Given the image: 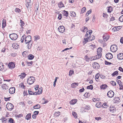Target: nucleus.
<instances>
[{
    "mask_svg": "<svg viewBox=\"0 0 123 123\" xmlns=\"http://www.w3.org/2000/svg\"><path fill=\"white\" fill-rule=\"evenodd\" d=\"M92 32V31L91 30H89L86 32V34L85 35V37H86L87 38H85V43H86V42L89 41V39L91 36Z\"/></svg>",
    "mask_w": 123,
    "mask_h": 123,
    "instance_id": "nucleus-1",
    "label": "nucleus"
},
{
    "mask_svg": "<svg viewBox=\"0 0 123 123\" xmlns=\"http://www.w3.org/2000/svg\"><path fill=\"white\" fill-rule=\"evenodd\" d=\"M35 78L33 76H30L29 78L27 80L28 84L31 85L33 84L35 81Z\"/></svg>",
    "mask_w": 123,
    "mask_h": 123,
    "instance_id": "nucleus-2",
    "label": "nucleus"
},
{
    "mask_svg": "<svg viewBox=\"0 0 123 123\" xmlns=\"http://www.w3.org/2000/svg\"><path fill=\"white\" fill-rule=\"evenodd\" d=\"M9 37L12 40H15L18 38V35L16 34L13 33L10 34Z\"/></svg>",
    "mask_w": 123,
    "mask_h": 123,
    "instance_id": "nucleus-3",
    "label": "nucleus"
},
{
    "mask_svg": "<svg viewBox=\"0 0 123 123\" xmlns=\"http://www.w3.org/2000/svg\"><path fill=\"white\" fill-rule=\"evenodd\" d=\"M32 38L31 36L29 35L27 36L25 38V43L26 44L29 43V42H31V40Z\"/></svg>",
    "mask_w": 123,
    "mask_h": 123,
    "instance_id": "nucleus-4",
    "label": "nucleus"
},
{
    "mask_svg": "<svg viewBox=\"0 0 123 123\" xmlns=\"http://www.w3.org/2000/svg\"><path fill=\"white\" fill-rule=\"evenodd\" d=\"M6 107L8 110L10 111L12 110L14 108V106L12 104L8 103L6 105Z\"/></svg>",
    "mask_w": 123,
    "mask_h": 123,
    "instance_id": "nucleus-5",
    "label": "nucleus"
},
{
    "mask_svg": "<svg viewBox=\"0 0 123 123\" xmlns=\"http://www.w3.org/2000/svg\"><path fill=\"white\" fill-rule=\"evenodd\" d=\"M85 58H86L85 59L87 62H89V61H92V60H95L97 59L96 56L95 57H89V56L87 55L85 56Z\"/></svg>",
    "mask_w": 123,
    "mask_h": 123,
    "instance_id": "nucleus-6",
    "label": "nucleus"
},
{
    "mask_svg": "<svg viewBox=\"0 0 123 123\" xmlns=\"http://www.w3.org/2000/svg\"><path fill=\"white\" fill-rule=\"evenodd\" d=\"M85 58H86L85 59L87 62H89V61H92V60H95L97 59L96 56L95 57H89V56L87 55L85 56Z\"/></svg>",
    "mask_w": 123,
    "mask_h": 123,
    "instance_id": "nucleus-7",
    "label": "nucleus"
},
{
    "mask_svg": "<svg viewBox=\"0 0 123 123\" xmlns=\"http://www.w3.org/2000/svg\"><path fill=\"white\" fill-rule=\"evenodd\" d=\"M85 58H86L85 59L87 62H89V61H92V60H95L97 59L96 56L95 57H89V56L87 55L85 56Z\"/></svg>",
    "mask_w": 123,
    "mask_h": 123,
    "instance_id": "nucleus-8",
    "label": "nucleus"
},
{
    "mask_svg": "<svg viewBox=\"0 0 123 123\" xmlns=\"http://www.w3.org/2000/svg\"><path fill=\"white\" fill-rule=\"evenodd\" d=\"M58 30L61 33H63L65 31V28L63 26L61 25L59 27Z\"/></svg>",
    "mask_w": 123,
    "mask_h": 123,
    "instance_id": "nucleus-9",
    "label": "nucleus"
},
{
    "mask_svg": "<svg viewBox=\"0 0 123 123\" xmlns=\"http://www.w3.org/2000/svg\"><path fill=\"white\" fill-rule=\"evenodd\" d=\"M117 46L116 45H112L110 48L111 51L113 52H115L117 50Z\"/></svg>",
    "mask_w": 123,
    "mask_h": 123,
    "instance_id": "nucleus-10",
    "label": "nucleus"
},
{
    "mask_svg": "<svg viewBox=\"0 0 123 123\" xmlns=\"http://www.w3.org/2000/svg\"><path fill=\"white\" fill-rule=\"evenodd\" d=\"M114 93L112 91H109L107 93V95L109 98H111L114 95Z\"/></svg>",
    "mask_w": 123,
    "mask_h": 123,
    "instance_id": "nucleus-11",
    "label": "nucleus"
},
{
    "mask_svg": "<svg viewBox=\"0 0 123 123\" xmlns=\"http://www.w3.org/2000/svg\"><path fill=\"white\" fill-rule=\"evenodd\" d=\"M42 92V87H40L38 89L37 92H33V95H37L41 94Z\"/></svg>",
    "mask_w": 123,
    "mask_h": 123,
    "instance_id": "nucleus-12",
    "label": "nucleus"
},
{
    "mask_svg": "<svg viewBox=\"0 0 123 123\" xmlns=\"http://www.w3.org/2000/svg\"><path fill=\"white\" fill-rule=\"evenodd\" d=\"M93 67L96 69H98L100 67L99 64L96 62H94L93 64Z\"/></svg>",
    "mask_w": 123,
    "mask_h": 123,
    "instance_id": "nucleus-13",
    "label": "nucleus"
},
{
    "mask_svg": "<svg viewBox=\"0 0 123 123\" xmlns=\"http://www.w3.org/2000/svg\"><path fill=\"white\" fill-rule=\"evenodd\" d=\"M15 64L14 62H11L9 63L8 66L9 68L12 69L15 67Z\"/></svg>",
    "mask_w": 123,
    "mask_h": 123,
    "instance_id": "nucleus-14",
    "label": "nucleus"
},
{
    "mask_svg": "<svg viewBox=\"0 0 123 123\" xmlns=\"http://www.w3.org/2000/svg\"><path fill=\"white\" fill-rule=\"evenodd\" d=\"M106 57L108 59H111L113 58L112 55L110 53H108L106 55Z\"/></svg>",
    "mask_w": 123,
    "mask_h": 123,
    "instance_id": "nucleus-15",
    "label": "nucleus"
},
{
    "mask_svg": "<svg viewBox=\"0 0 123 123\" xmlns=\"http://www.w3.org/2000/svg\"><path fill=\"white\" fill-rule=\"evenodd\" d=\"M15 88L14 87H12L10 88L9 89V91L10 94H12L15 92Z\"/></svg>",
    "mask_w": 123,
    "mask_h": 123,
    "instance_id": "nucleus-16",
    "label": "nucleus"
},
{
    "mask_svg": "<svg viewBox=\"0 0 123 123\" xmlns=\"http://www.w3.org/2000/svg\"><path fill=\"white\" fill-rule=\"evenodd\" d=\"M26 6L27 8L30 7L31 5V0H26Z\"/></svg>",
    "mask_w": 123,
    "mask_h": 123,
    "instance_id": "nucleus-17",
    "label": "nucleus"
},
{
    "mask_svg": "<svg viewBox=\"0 0 123 123\" xmlns=\"http://www.w3.org/2000/svg\"><path fill=\"white\" fill-rule=\"evenodd\" d=\"M117 58L119 60H121L123 59V54L120 53L118 54L117 55Z\"/></svg>",
    "mask_w": 123,
    "mask_h": 123,
    "instance_id": "nucleus-18",
    "label": "nucleus"
},
{
    "mask_svg": "<svg viewBox=\"0 0 123 123\" xmlns=\"http://www.w3.org/2000/svg\"><path fill=\"white\" fill-rule=\"evenodd\" d=\"M77 102V100L76 99H74L70 101V103L71 104L74 105Z\"/></svg>",
    "mask_w": 123,
    "mask_h": 123,
    "instance_id": "nucleus-19",
    "label": "nucleus"
},
{
    "mask_svg": "<svg viewBox=\"0 0 123 123\" xmlns=\"http://www.w3.org/2000/svg\"><path fill=\"white\" fill-rule=\"evenodd\" d=\"M108 87L107 85L105 84L104 85H102L100 86V88L101 89H104Z\"/></svg>",
    "mask_w": 123,
    "mask_h": 123,
    "instance_id": "nucleus-20",
    "label": "nucleus"
},
{
    "mask_svg": "<svg viewBox=\"0 0 123 123\" xmlns=\"http://www.w3.org/2000/svg\"><path fill=\"white\" fill-rule=\"evenodd\" d=\"M31 113H29L26 116L25 118L27 120H29L30 119L31 117Z\"/></svg>",
    "mask_w": 123,
    "mask_h": 123,
    "instance_id": "nucleus-21",
    "label": "nucleus"
},
{
    "mask_svg": "<svg viewBox=\"0 0 123 123\" xmlns=\"http://www.w3.org/2000/svg\"><path fill=\"white\" fill-rule=\"evenodd\" d=\"M62 13L63 15L66 16V17H67L68 15V12L65 11V10H64L62 12Z\"/></svg>",
    "mask_w": 123,
    "mask_h": 123,
    "instance_id": "nucleus-22",
    "label": "nucleus"
},
{
    "mask_svg": "<svg viewBox=\"0 0 123 123\" xmlns=\"http://www.w3.org/2000/svg\"><path fill=\"white\" fill-rule=\"evenodd\" d=\"M6 26V21L3 19L2 21V28H4Z\"/></svg>",
    "mask_w": 123,
    "mask_h": 123,
    "instance_id": "nucleus-23",
    "label": "nucleus"
},
{
    "mask_svg": "<svg viewBox=\"0 0 123 123\" xmlns=\"http://www.w3.org/2000/svg\"><path fill=\"white\" fill-rule=\"evenodd\" d=\"M26 74L25 73H22L19 76H20L21 79H23L25 78Z\"/></svg>",
    "mask_w": 123,
    "mask_h": 123,
    "instance_id": "nucleus-24",
    "label": "nucleus"
},
{
    "mask_svg": "<svg viewBox=\"0 0 123 123\" xmlns=\"http://www.w3.org/2000/svg\"><path fill=\"white\" fill-rule=\"evenodd\" d=\"M4 69V65L3 63L1 62H0V70L2 71Z\"/></svg>",
    "mask_w": 123,
    "mask_h": 123,
    "instance_id": "nucleus-25",
    "label": "nucleus"
},
{
    "mask_svg": "<svg viewBox=\"0 0 123 123\" xmlns=\"http://www.w3.org/2000/svg\"><path fill=\"white\" fill-rule=\"evenodd\" d=\"M78 86V83H73L71 85V87L72 88H74L76 87V86Z\"/></svg>",
    "mask_w": 123,
    "mask_h": 123,
    "instance_id": "nucleus-26",
    "label": "nucleus"
},
{
    "mask_svg": "<svg viewBox=\"0 0 123 123\" xmlns=\"http://www.w3.org/2000/svg\"><path fill=\"white\" fill-rule=\"evenodd\" d=\"M33 108L35 109H39L40 108L41 106L39 104H37L33 106Z\"/></svg>",
    "mask_w": 123,
    "mask_h": 123,
    "instance_id": "nucleus-27",
    "label": "nucleus"
},
{
    "mask_svg": "<svg viewBox=\"0 0 123 123\" xmlns=\"http://www.w3.org/2000/svg\"><path fill=\"white\" fill-rule=\"evenodd\" d=\"M3 85L2 86V87L4 89L6 90L8 88V86H7L6 84H3Z\"/></svg>",
    "mask_w": 123,
    "mask_h": 123,
    "instance_id": "nucleus-28",
    "label": "nucleus"
},
{
    "mask_svg": "<svg viewBox=\"0 0 123 123\" xmlns=\"http://www.w3.org/2000/svg\"><path fill=\"white\" fill-rule=\"evenodd\" d=\"M28 59L29 60H32L34 58V56L32 54L29 55L28 56Z\"/></svg>",
    "mask_w": 123,
    "mask_h": 123,
    "instance_id": "nucleus-29",
    "label": "nucleus"
},
{
    "mask_svg": "<svg viewBox=\"0 0 123 123\" xmlns=\"http://www.w3.org/2000/svg\"><path fill=\"white\" fill-rule=\"evenodd\" d=\"M97 53V55L96 56L97 59L100 58L101 56V54L100 52H98Z\"/></svg>",
    "mask_w": 123,
    "mask_h": 123,
    "instance_id": "nucleus-30",
    "label": "nucleus"
},
{
    "mask_svg": "<svg viewBox=\"0 0 123 123\" xmlns=\"http://www.w3.org/2000/svg\"><path fill=\"white\" fill-rule=\"evenodd\" d=\"M107 9L108 10V12L111 13L113 11V9L111 6H110L107 7Z\"/></svg>",
    "mask_w": 123,
    "mask_h": 123,
    "instance_id": "nucleus-31",
    "label": "nucleus"
},
{
    "mask_svg": "<svg viewBox=\"0 0 123 123\" xmlns=\"http://www.w3.org/2000/svg\"><path fill=\"white\" fill-rule=\"evenodd\" d=\"M58 6L60 8H61L64 6L63 4L62 3V2H60L58 4Z\"/></svg>",
    "mask_w": 123,
    "mask_h": 123,
    "instance_id": "nucleus-32",
    "label": "nucleus"
},
{
    "mask_svg": "<svg viewBox=\"0 0 123 123\" xmlns=\"http://www.w3.org/2000/svg\"><path fill=\"white\" fill-rule=\"evenodd\" d=\"M12 46L15 49H17L19 47V46L17 44H12Z\"/></svg>",
    "mask_w": 123,
    "mask_h": 123,
    "instance_id": "nucleus-33",
    "label": "nucleus"
},
{
    "mask_svg": "<svg viewBox=\"0 0 123 123\" xmlns=\"http://www.w3.org/2000/svg\"><path fill=\"white\" fill-rule=\"evenodd\" d=\"M70 16L73 17H75L76 15V13L74 11H71L70 12Z\"/></svg>",
    "mask_w": 123,
    "mask_h": 123,
    "instance_id": "nucleus-34",
    "label": "nucleus"
},
{
    "mask_svg": "<svg viewBox=\"0 0 123 123\" xmlns=\"http://www.w3.org/2000/svg\"><path fill=\"white\" fill-rule=\"evenodd\" d=\"M103 40L104 41H107V40L109 38V37H106L105 35H104L103 36Z\"/></svg>",
    "mask_w": 123,
    "mask_h": 123,
    "instance_id": "nucleus-35",
    "label": "nucleus"
},
{
    "mask_svg": "<svg viewBox=\"0 0 123 123\" xmlns=\"http://www.w3.org/2000/svg\"><path fill=\"white\" fill-rule=\"evenodd\" d=\"M32 43L31 42H29L28 44L27 45V47L28 49H31L32 45Z\"/></svg>",
    "mask_w": 123,
    "mask_h": 123,
    "instance_id": "nucleus-36",
    "label": "nucleus"
},
{
    "mask_svg": "<svg viewBox=\"0 0 123 123\" xmlns=\"http://www.w3.org/2000/svg\"><path fill=\"white\" fill-rule=\"evenodd\" d=\"M8 122H9L10 123H15L13 119L12 118L9 119V120H8Z\"/></svg>",
    "mask_w": 123,
    "mask_h": 123,
    "instance_id": "nucleus-37",
    "label": "nucleus"
},
{
    "mask_svg": "<svg viewBox=\"0 0 123 123\" xmlns=\"http://www.w3.org/2000/svg\"><path fill=\"white\" fill-rule=\"evenodd\" d=\"M114 100L115 101V102L117 103L120 101V98H119L117 97H116L114 98Z\"/></svg>",
    "mask_w": 123,
    "mask_h": 123,
    "instance_id": "nucleus-38",
    "label": "nucleus"
},
{
    "mask_svg": "<svg viewBox=\"0 0 123 123\" xmlns=\"http://www.w3.org/2000/svg\"><path fill=\"white\" fill-rule=\"evenodd\" d=\"M25 37V35H23L21 37L20 41L21 43H23V42L24 40Z\"/></svg>",
    "mask_w": 123,
    "mask_h": 123,
    "instance_id": "nucleus-39",
    "label": "nucleus"
},
{
    "mask_svg": "<svg viewBox=\"0 0 123 123\" xmlns=\"http://www.w3.org/2000/svg\"><path fill=\"white\" fill-rule=\"evenodd\" d=\"M54 115L56 117H58L59 115H60V112L59 111H58L56 112H55L54 114Z\"/></svg>",
    "mask_w": 123,
    "mask_h": 123,
    "instance_id": "nucleus-40",
    "label": "nucleus"
},
{
    "mask_svg": "<svg viewBox=\"0 0 123 123\" xmlns=\"http://www.w3.org/2000/svg\"><path fill=\"white\" fill-rule=\"evenodd\" d=\"M93 87L92 85H90L89 86H88L87 87V89H89L92 90L93 89Z\"/></svg>",
    "mask_w": 123,
    "mask_h": 123,
    "instance_id": "nucleus-41",
    "label": "nucleus"
},
{
    "mask_svg": "<svg viewBox=\"0 0 123 123\" xmlns=\"http://www.w3.org/2000/svg\"><path fill=\"white\" fill-rule=\"evenodd\" d=\"M28 93H29V95H33V92H32V91H31V89H29L28 90Z\"/></svg>",
    "mask_w": 123,
    "mask_h": 123,
    "instance_id": "nucleus-42",
    "label": "nucleus"
},
{
    "mask_svg": "<svg viewBox=\"0 0 123 123\" xmlns=\"http://www.w3.org/2000/svg\"><path fill=\"white\" fill-rule=\"evenodd\" d=\"M100 75L99 74H97L95 76V79L96 81H98V80H97V79H98Z\"/></svg>",
    "mask_w": 123,
    "mask_h": 123,
    "instance_id": "nucleus-43",
    "label": "nucleus"
},
{
    "mask_svg": "<svg viewBox=\"0 0 123 123\" xmlns=\"http://www.w3.org/2000/svg\"><path fill=\"white\" fill-rule=\"evenodd\" d=\"M35 38V41L37 40H38L40 39V37L39 36H36L34 37Z\"/></svg>",
    "mask_w": 123,
    "mask_h": 123,
    "instance_id": "nucleus-44",
    "label": "nucleus"
},
{
    "mask_svg": "<svg viewBox=\"0 0 123 123\" xmlns=\"http://www.w3.org/2000/svg\"><path fill=\"white\" fill-rule=\"evenodd\" d=\"M2 119L3 120V122H4L7 121V122H8V120L5 117H3L2 118Z\"/></svg>",
    "mask_w": 123,
    "mask_h": 123,
    "instance_id": "nucleus-45",
    "label": "nucleus"
},
{
    "mask_svg": "<svg viewBox=\"0 0 123 123\" xmlns=\"http://www.w3.org/2000/svg\"><path fill=\"white\" fill-rule=\"evenodd\" d=\"M20 23L21 24L20 25L21 27H22L23 26H24L25 23L24 22H23L21 19L20 20Z\"/></svg>",
    "mask_w": 123,
    "mask_h": 123,
    "instance_id": "nucleus-46",
    "label": "nucleus"
},
{
    "mask_svg": "<svg viewBox=\"0 0 123 123\" xmlns=\"http://www.w3.org/2000/svg\"><path fill=\"white\" fill-rule=\"evenodd\" d=\"M119 20L121 22H123V15L121 16L119 18Z\"/></svg>",
    "mask_w": 123,
    "mask_h": 123,
    "instance_id": "nucleus-47",
    "label": "nucleus"
},
{
    "mask_svg": "<svg viewBox=\"0 0 123 123\" xmlns=\"http://www.w3.org/2000/svg\"><path fill=\"white\" fill-rule=\"evenodd\" d=\"M116 28L117 31H118L122 28V26H119L116 27Z\"/></svg>",
    "mask_w": 123,
    "mask_h": 123,
    "instance_id": "nucleus-48",
    "label": "nucleus"
},
{
    "mask_svg": "<svg viewBox=\"0 0 123 123\" xmlns=\"http://www.w3.org/2000/svg\"><path fill=\"white\" fill-rule=\"evenodd\" d=\"M118 74V72L117 71H115L112 74V76H114L116 75H117Z\"/></svg>",
    "mask_w": 123,
    "mask_h": 123,
    "instance_id": "nucleus-49",
    "label": "nucleus"
},
{
    "mask_svg": "<svg viewBox=\"0 0 123 123\" xmlns=\"http://www.w3.org/2000/svg\"><path fill=\"white\" fill-rule=\"evenodd\" d=\"M102 48H98V50H97V53H98H98H99V52H102Z\"/></svg>",
    "mask_w": 123,
    "mask_h": 123,
    "instance_id": "nucleus-50",
    "label": "nucleus"
},
{
    "mask_svg": "<svg viewBox=\"0 0 123 123\" xmlns=\"http://www.w3.org/2000/svg\"><path fill=\"white\" fill-rule=\"evenodd\" d=\"M92 100L94 102H96L97 101H99V99L97 98H93Z\"/></svg>",
    "mask_w": 123,
    "mask_h": 123,
    "instance_id": "nucleus-51",
    "label": "nucleus"
},
{
    "mask_svg": "<svg viewBox=\"0 0 123 123\" xmlns=\"http://www.w3.org/2000/svg\"><path fill=\"white\" fill-rule=\"evenodd\" d=\"M74 73V71H73L70 70L69 73V75L71 76Z\"/></svg>",
    "mask_w": 123,
    "mask_h": 123,
    "instance_id": "nucleus-52",
    "label": "nucleus"
},
{
    "mask_svg": "<svg viewBox=\"0 0 123 123\" xmlns=\"http://www.w3.org/2000/svg\"><path fill=\"white\" fill-rule=\"evenodd\" d=\"M92 12V11L91 10H90L88 11L86 13V15L87 16L89 14Z\"/></svg>",
    "mask_w": 123,
    "mask_h": 123,
    "instance_id": "nucleus-53",
    "label": "nucleus"
},
{
    "mask_svg": "<svg viewBox=\"0 0 123 123\" xmlns=\"http://www.w3.org/2000/svg\"><path fill=\"white\" fill-rule=\"evenodd\" d=\"M72 114L73 116L75 117V118H76L77 115V114L76 113L74 112H72Z\"/></svg>",
    "mask_w": 123,
    "mask_h": 123,
    "instance_id": "nucleus-54",
    "label": "nucleus"
},
{
    "mask_svg": "<svg viewBox=\"0 0 123 123\" xmlns=\"http://www.w3.org/2000/svg\"><path fill=\"white\" fill-rule=\"evenodd\" d=\"M117 82L121 86V85H122V82H121L120 80H117Z\"/></svg>",
    "mask_w": 123,
    "mask_h": 123,
    "instance_id": "nucleus-55",
    "label": "nucleus"
},
{
    "mask_svg": "<svg viewBox=\"0 0 123 123\" xmlns=\"http://www.w3.org/2000/svg\"><path fill=\"white\" fill-rule=\"evenodd\" d=\"M111 83L113 86H116V83L114 81H111Z\"/></svg>",
    "mask_w": 123,
    "mask_h": 123,
    "instance_id": "nucleus-56",
    "label": "nucleus"
},
{
    "mask_svg": "<svg viewBox=\"0 0 123 123\" xmlns=\"http://www.w3.org/2000/svg\"><path fill=\"white\" fill-rule=\"evenodd\" d=\"M105 65H110L112 64L111 63L108 62L106 61H105Z\"/></svg>",
    "mask_w": 123,
    "mask_h": 123,
    "instance_id": "nucleus-57",
    "label": "nucleus"
},
{
    "mask_svg": "<svg viewBox=\"0 0 123 123\" xmlns=\"http://www.w3.org/2000/svg\"><path fill=\"white\" fill-rule=\"evenodd\" d=\"M85 12V7H83L81 9L80 13H83Z\"/></svg>",
    "mask_w": 123,
    "mask_h": 123,
    "instance_id": "nucleus-58",
    "label": "nucleus"
},
{
    "mask_svg": "<svg viewBox=\"0 0 123 123\" xmlns=\"http://www.w3.org/2000/svg\"><path fill=\"white\" fill-rule=\"evenodd\" d=\"M107 105H106V104L105 103H104L102 106V107L105 108H106L107 107Z\"/></svg>",
    "mask_w": 123,
    "mask_h": 123,
    "instance_id": "nucleus-59",
    "label": "nucleus"
},
{
    "mask_svg": "<svg viewBox=\"0 0 123 123\" xmlns=\"http://www.w3.org/2000/svg\"><path fill=\"white\" fill-rule=\"evenodd\" d=\"M86 109L87 110H89L90 109V107L89 106H86L85 107V110Z\"/></svg>",
    "mask_w": 123,
    "mask_h": 123,
    "instance_id": "nucleus-60",
    "label": "nucleus"
},
{
    "mask_svg": "<svg viewBox=\"0 0 123 123\" xmlns=\"http://www.w3.org/2000/svg\"><path fill=\"white\" fill-rule=\"evenodd\" d=\"M62 18V14H60L59 15L58 17V19L59 20H61Z\"/></svg>",
    "mask_w": 123,
    "mask_h": 123,
    "instance_id": "nucleus-61",
    "label": "nucleus"
},
{
    "mask_svg": "<svg viewBox=\"0 0 123 123\" xmlns=\"http://www.w3.org/2000/svg\"><path fill=\"white\" fill-rule=\"evenodd\" d=\"M39 88V86L38 85H36L35 86V87L34 89H35V90H37V89H38V88Z\"/></svg>",
    "mask_w": 123,
    "mask_h": 123,
    "instance_id": "nucleus-62",
    "label": "nucleus"
},
{
    "mask_svg": "<svg viewBox=\"0 0 123 123\" xmlns=\"http://www.w3.org/2000/svg\"><path fill=\"white\" fill-rule=\"evenodd\" d=\"M95 119L97 121H98L99 120H101L102 119L100 117H95Z\"/></svg>",
    "mask_w": 123,
    "mask_h": 123,
    "instance_id": "nucleus-63",
    "label": "nucleus"
},
{
    "mask_svg": "<svg viewBox=\"0 0 123 123\" xmlns=\"http://www.w3.org/2000/svg\"><path fill=\"white\" fill-rule=\"evenodd\" d=\"M39 113V111H35L34 112V114L36 116Z\"/></svg>",
    "mask_w": 123,
    "mask_h": 123,
    "instance_id": "nucleus-64",
    "label": "nucleus"
}]
</instances>
